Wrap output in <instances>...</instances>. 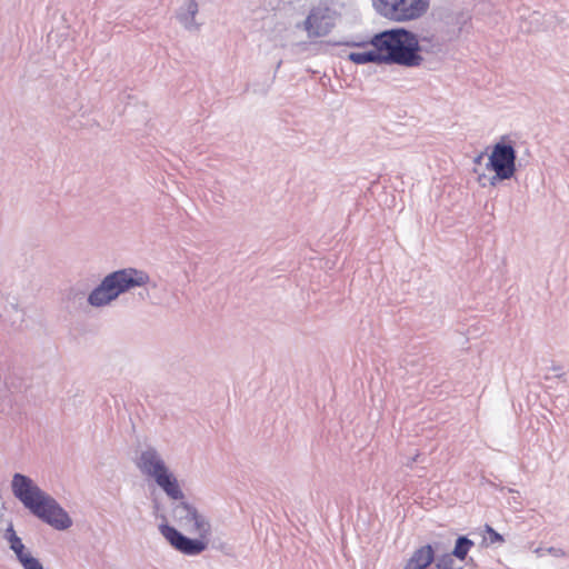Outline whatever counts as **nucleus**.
<instances>
[{
	"label": "nucleus",
	"instance_id": "nucleus-21",
	"mask_svg": "<svg viewBox=\"0 0 569 569\" xmlns=\"http://www.w3.org/2000/svg\"><path fill=\"white\" fill-rule=\"evenodd\" d=\"M482 157H483L482 154H479L478 157H476L475 162H476V163H480V162H481Z\"/></svg>",
	"mask_w": 569,
	"mask_h": 569
},
{
	"label": "nucleus",
	"instance_id": "nucleus-13",
	"mask_svg": "<svg viewBox=\"0 0 569 569\" xmlns=\"http://www.w3.org/2000/svg\"><path fill=\"white\" fill-rule=\"evenodd\" d=\"M198 13V3L196 0H187L181 11L178 14L180 23L187 30H197L199 24L196 22V16Z\"/></svg>",
	"mask_w": 569,
	"mask_h": 569
},
{
	"label": "nucleus",
	"instance_id": "nucleus-16",
	"mask_svg": "<svg viewBox=\"0 0 569 569\" xmlns=\"http://www.w3.org/2000/svg\"><path fill=\"white\" fill-rule=\"evenodd\" d=\"M473 546L475 542L468 537L459 536L456 540L453 550L449 555H452V558L456 559V561H463Z\"/></svg>",
	"mask_w": 569,
	"mask_h": 569
},
{
	"label": "nucleus",
	"instance_id": "nucleus-5",
	"mask_svg": "<svg viewBox=\"0 0 569 569\" xmlns=\"http://www.w3.org/2000/svg\"><path fill=\"white\" fill-rule=\"evenodd\" d=\"M372 2L377 12L397 22L419 19L430 6V0H372Z\"/></svg>",
	"mask_w": 569,
	"mask_h": 569
},
{
	"label": "nucleus",
	"instance_id": "nucleus-19",
	"mask_svg": "<svg viewBox=\"0 0 569 569\" xmlns=\"http://www.w3.org/2000/svg\"><path fill=\"white\" fill-rule=\"evenodd\" d=\"M485 531L488 535V537H485V541L489 545L502 543L505 541L503 537L489 525L485 526Z\"/></svg>",
	"mask_w": 569,
	"mask_h": 569
},
{
	"label": "nucleus",
	"instance_id": "nucleus-11",
	"mask_svg": "<svg viewBox=\"0 0 569 569\" xmlns=\"http://www.w3.org/2000/svg\"><path fill=\"white\" fill-rule=\"evenodd\" d=\"M0 319L11 327L20 326L24 320V311L16 297H4L0 292Z\"/></svg>",
	"mask_w": 569,
	"mask_h": 569
},
{
	"label": "nucleus",
	"instance_id": "nucleus-6",
	"mask_svg": "<svg viewBox=\"0 0 569 569\" xmlns=\"http://www.w3.org/2000/svg\"><path fill=\"white\" fill-rule=\"evenodd\" d=\"M339 19V13L326 3L313 6L302 22L309 39L328 36Z\"/></svg>",
	"mask_w": 569,
	"mask_h": 569
},
{
	"label": "nucleus",
	"instance_id": "nucleus-3",
	"mask_svg": "<svg viewBox=\"0 0 569 569\" xmlns=\"http://www.w3.org/2000/svg\"><path fill=\"white\" fill-rule=\"evenodd\" d=\"M150 281L149 274L139 269L124 268L107 274L88 296V303L94 308L110 305L120 295Z\"/></svg>",
	"mask_w": 569,
	"mask_h": 569
},
{
	"label": "nucleus",
	"instance_id": "nucleus-20",
	"mask_svg": "<svg viewBox=\"0 0 569 569\" xmlns=\"http://www.w3.org/2000/svg\"><path fill=\"white\" fill-rule=\"evenodd\" d=\"M512 177H498V173H495V176H492L490 178V186L495 187L499 181L501 180H509L511 179Z\"/></svg>",
	"mask_w": 569,
	"mask_h": 569
},
{
	"label": "nucleus",
	"instance_id": "nucleus-22",
	"mask_svg": "<svg viewBox=\"0 0 569 569\" xmlns=\"http://www.w3.org/2000/svg\"><path fill=\"white\" fill-rule=\"evenodd\" d=\"M417 460V457L412 458L410 463L415 462Z\"/></svg>",
	"mask_w": 569,
	"mask_h": 569
},
{
	"label": "nucleus",
	"instance_id": "nucleus-15",
	"mask_svg": "<svg viewBox=\"0 0 569 569\" xmlns=\"http://www.w3.org/2000/svg\"><path fill=\"white\" fill-rule=\"evenodd\" d=\"M348 59L356 64H365L369 62L378 64L385 63L382 59V52L376 48L363 52H350L348 54Z\"/></svg>",
	"mask_w": 569,
	"mask_h": 569
},
{
	"label": "nucleus",
	"instance_id": "nucleus-4",
	"mask_svg": "<svg viewBox=\"0 0 569 569\" xmlns=\"http://www.w3.org/2000/svg\"><path fill=\"white\" fill-rule=\"evenodd\" d=\"M134 465L142 476L152 479L170 499L183 498L177 477L157 448L149 445L142 447L137 452Z\"/></svg>",
	"mask_w": 569,
	"mask_h": 569
},
{
	"label": "nucleus",
	"instance_id": "nucleus-1",
	"mask_svg": "<svg viewBox=\"0 0 569 569\" xmlns=\"http://www.w3.org/2000/svg\"><path fill=\"white\" fill-rule=\"evenodd\" d=\"M170 516L172 521L190 538L170 525H160L159 531L164 539L179 552L197 556L208 548L212 528L208 517L194 505L181 499H172Z\"/></svg>",
	"mask_w": 569,
	"mask_h": 569
},
{
	"label": "nucleus",
	"instance_id": "nucleus-2",
	"mask_svg": "<svg viewBox=\"0 0 569 569\" xmlns=\"http://www.w3.org/2000/svg\"><path fill=\"white\" fill-rule=\"evenodd\" d=\"M367 43L382 52L385 63H396L409 68L419 67L423 58L418 36L405 28L385 30L375 34L369 42H345L349 47H363Z\"/></svg>",
	"mask_w": 569,
	"mask_h": 569
},
{
	"label": "nucleus",
	"instance_id": "nucleus-18",
	"mask_svg": "<svg viewBox=\"0 0 569 569\" xmlns=\"http://www.w3.org/2000/svg\"><path fill=\"white\" fill-rule=\"evenodd\" d=\"M437 569H462L461 565H458L452 555H442L436 559Z\"/></svg>",
	"mask_w": 569,
	"mask_h": 569
},
{
	"label": "nucleus",
	"instance_id": "nucleus-8",
	"mask_svg": "<svg viewBox=\"0 0 569 569\" xmlns=\"http://www.w3.org/2000/svg\"><path fill=\"white\" fill-rule=\"evenodd\" d=\"M13 496L30 512L48 496L30 477L14 473L11 480Z\"/></svg>",
	"mask_w": 569,
	"mask_h": 569
},
{
	"label": "nucleus",
	"instance_id": "nucleus-12",
	"mask_svg": "<svg viewBox=\"0 0 569 569\" xmlns=\"http://www.w3.org/2000/svg\"><path fill=\"white\" fill-rule=\"evenodd\" d=\"M435 561V551L430 545L417 549L406 562L403 569H425Z\"/></svg>",
	"mask_w": 569,
	"mask_h": 569
},
{
	"label": "nucleus",
	"instance_id": "nucleus-9",
	"mask_svg": "<svg viewBox=\"0 0 569 569\" xmlns=\"http://www.w3.org/2000/svg\"><path fill=\"white\" fill-rule=\"evenodd\" d=\"M31 513L57 530H67L72 526L68 512L50 495Z\"/></svg>",
	"mask_w": 569,
	"mask_h": 569
},
{
	"label": "nucleus",
	"instance_id": "nucleus-17",
	"mask_svg": "<svg viewBox=\"0 0 569 569\" xmlns=\"http://www.w3.org/2000/svg\"><path fill=\"white\" fill-rule=\"evenodd\" d=\"M418 40L421 47V51L426 50L428 52H437L441 48V43L439 42L438 38L433 34L418 37Z\"/></svg>",
	"mask_w": 569,
	"mask_h": 569
},
{
	"label": "nucleus",
	"instance_id": "nucleus-10",
	"mask_svg": "<svg viewBox=\"0 0 569 569\" xmlns=\"http://www.w3.org/2000/svg\"><path fill=\"white\" fill-rule=\"evenodd\" d=\"M2 537L23 569H43L41 562L31 555V551L17 535L12 521L7 522Z\"/></svg>",
	"mask_w": 569,
	"mask_h": 569
},
{
	"label": "nucleus",
	"instance_id": "nucleus-7",
	"mask_svg": "<svg viewBox=\"0 0 569 569\" xmlns=\"http://www.w3.org/2000/svg\"><path fill=\"white\" fill-rule=\"evenodd\" d=\"M516 159L517 154L513 146L502 137L492 147L486 168L498 173V177H513L517 171Z\"/></svg>",
	"mask_w": 569,
	"mask_h": 569
},
{
	"label": "nucleus",
	"instance_id": "nucleus-14",
	"mask_svg": "<svg viewBox=\"0 0 569 569\" xmlns=\"http://www.w3.org/2000/svg\"><path fill=\"white\" fill-rule=\"evenodd\" d=\"M547 22L546 16L538 11L531 12L526 19L522 20L520 28L525 32H538L547 30L548 27L545 24Z\"/></svg>",
	"mask_w": 569,
	"mask_h": 569
}]
</instances>
